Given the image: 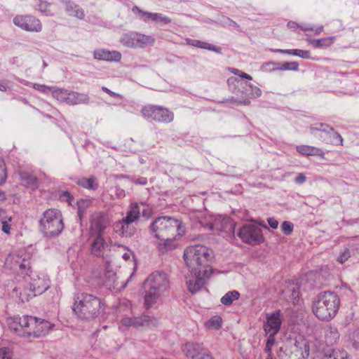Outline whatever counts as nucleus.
<instances>
[{
	"instance_id": "62",
	"label": "nucleus",
	"mask_w": 359,
	"mask_h": 359,
	"mask_svg": "<svg viewBox=\"0 0 359 359\" xmlns=\"http://www.w3.org/2000/svg\"><path fill=\"white\" fill-rule=\"evenodd\" d=\"M299 28L304 32H309L313 29V25L311 24H304L300 25Z\"/></svg>"
},
{
	"instance_id": "41",
	"label": "nucleus",
	"mask_w": 359,
	"mask_h": 359,
	"mask_svg": "<svg viewBox=\"0 0 359 359\" xmlns=\"http://www.w3.org/2000/svg\"><path fill=\"white\" fill-rule=\"evenodd\" d=\"M7 178V172L4 162L0 159V185L4 184ZM5 198L4 193L0 191V201Z\"/></svg>"
},
{
	"instance_id": "54",
	"label": "nucleus",
	"mask_w": 359,
	"mask_h": 359,
	"mask_svg": "<svg viewBox=\"0 0 359 359\" xmlns=\"http://www.w3.org/2000/svg\"><path fill=\"white\" fill-rule=\"evenodd\" d=\"M130 181L133 183L136 184H139V185H146L147 184V178L146 177H139V178H137V179L131 178Z\"/></svg>"
},
{
	"instance_id": "29",
	"label": "nucleus",
	"mask_w": 359,
	"mask_h": 359,
	"mask_svg": "<svg viewBox=\"0 0 359 359\" xmlns=\"http://www.w3.org/2000/svg\"><path fill=\"white\" fill-rule=\"evenodd\" d=\"M187 43L188 45L195 46L197 48L206 49L208 50L214 51L217 53H222V48L219 46H215L214 45H212L208 42L199 41V40H194L191 39H186Z\"/></svg>"
},
{
	"instance_id": "10",
	"label": "nucleus",
	"mask_w": 359,
	"mask_h": 359,
	"mask_svg": "<svg viewBox=\"0 0 359 359\" xmlns=\"http://www.w3.org/2000/svg\"><path fill=\"white\" fill-rule=\"evenodd\" d=\"M142 116L149 121L169 123L174 119V113L169 109L158 106L148 104L141 109Z\"/></svg>"
},
{
	"instance_id": "44",
	"label": "nucleus",
	"mask_w": 359,
	"mask_h": 359,
	"mask_svg": "<svg viewBox=\"0 0 359 359\" xmlns=\"http://www.w3.org/2000/svg\"><path fill=\"white\" fill-rule=\"evenodd\" d=\"M131 224V223L123 224L124 231H123V236L131 237L135 234V233L136 232V229Z\"/></svg>"
},
{
	"instance_id": "50",
	"label": "nucleus",
	"mask_w": 359,
	"mask_h": 359,
	"mask_svg": "<svg viewBox=\"0 0 359 359\" xmlns=\"http://www.w3.org/2000/svg\"><path fill=\"white\" fill-rule=\"evenodd\" d=\"M294 55L298 56L304 59H309L311 57V53L309 50L294 49Z\"/></svg>"
},
{
	"instance_id": "58",
	"label": "nucleus",
	"mask_w": 359,
	"mask_h": 359,
	"mask_svg": "<svg viewBox=\"0 0 359 359\" xmlns=\"http://www.w3.org/2000/svg\"><path fill=\"white\" fill-rule=\"evenodd\" d=\"M266 335L268 336V339L266 341V344L272 347L275 344V336L276 335H271V334H266Z\"/></svg>"
},
{
	"instance_id": "63",
	"label": "nucleus",
	"mask_w": 359,
	"mask_h": 359,
	"mask_svg": "<svg viewBox=\"0 0 359 359\" xmlns=\"http://www.w3.org/2000/svg\"><path fill=\"white\" fill-rule=\"evenodd\" d=\"M62 198L64 200H67L69 203H70V200L72 199V196H71V194H69V192L65 191L62 194Z\"/></svg>"
},
{
	"instance_id": "13",
	"label": "nucleus",
	"mask_w": 359,
	"mask_h": 359,
	"mask_svg": "<svg viewBox=\"0 0 359 359\" xmlns=\"http://www.w3.org/2000/svg\"><path fill=\"white\" fill-rule=\"evenodd\" d=\"M212 273V269L189 270V273L186 276V283L189 291L191 293L198 292Z\"/></svg>"
},
{
	"instance_id": "23",
	"label": "nucleus",
	"mask_w": 359,
	"mask_h": 359,
	"mask_svg": "<svg viewBox=\"0 0 359 359\" xmlns=\"http://www.w3.org/2000/svg\"><path fill=\"white\" fill-rule=\"evenodd\" d=\"M93 57L100 60L119 62L121 60V53L117 50H109L104 48H100L93 51Z\"/></svg>"
},
{
	"instance_id": "40",
	"label": "nucleus",
	"mask_w": 359,
	"mask_h": 359,
	"mask_svg": "<svg viewBox=\"0 0 359 359\" xmlns=\"http://www.w3.org/2000/svg\"><path fill=\"white\" fill-rule=\"evenodd\" d=\"M278 71H294L299 70V64L297 62H278Z\"/></svg>"
},
{
	"instance_id": "17",
	"label": "nucleus",
	"mask_w": 359,
	"mask_h": 359,
	"mask_svg": "<svg viewBox=\"0 0 359 359\" xmlns=\"http://www.w3.org/2000/svg\"><path fill=\"white\" fill-rule=\"evenodd\" d=\"M13 22L16 27L29 32H40L43 27L41 21L30 15H16Z\"/></svg>"
},
{
	"instance_id": "27",
	"label": "nucleus",
	"mask_w": 359,
	"mask_h": 359,
	"mask_svg": "<svg viewBox=\"0 0 359 359\" xmlns=\"http://www.w3.org/2000/svg\"><path fill=\"white\" fill-rule=\"evenodd\" d=\"M297 151L304 156H318L325 158V153L320 148L309 145H299L296 147Z\"/></svg>"
},
{
	"instance_id": "8",
	"label": "nucleus",
	"mask_w": 359,
	"mask_h": 359,
	"mask_svg": "<svg viewBox=\"0 0 359 359\" xmlns=\"http://www.w3.org/2000/svg\"><path fill=\"white\" fill-rule=\"evenodd\" d=\"M65 227L62 212L55 208L46 210L39 220V229L46 238H55L61 234Z\"/></svg>"
},
{
	"instance_id": "34",
	"label": "nucleus",
	"mask_w": 359,
	"mask_h": 359,
	"mask_svg": "<svg viewBox=\"0 0 359 359\" xmlns=\"http://www.w3.org/2000/svg\"><path fill=\"white\" fill-rule=\"evenodd\" d=\"M335 38L333 36L325 37L318 39H313L310 41V43L314 48H326L330 46L334 41Z\"/></svg>"
},
{
	"instance_id": "20",
	"label": "nucleus",
	"mask_w": 359,
	"mask_h": 359,
	"mask_svg": "<svg viewBox=\"0 0 359 359\" xmlns=\"http://www.w3.org/2000/svg\"><path fill=\"white\" fill-rule=\"evenodd\" d=\"M132 11L139 16L144 22H154L162 25H168L172 21L169 17L163 15L161 13L144 11L137 6L132 8Z\"/></svg>"
},
{
	"instance_id": "4",
	"label": "nucleus",
	"mask_w": 359,
	"mask_h": 359,
	"mask_svg": "<svg viewBox=\"0 0 359 359\" xmlns=\"http://www.w3.org/2000/svg\"><path fill=\"white\" fill-rule=\"evenodd\" d=\"M144 288L145 290L144 305L147 309H149L168 292L170 288L168 275L159 271L152 272L145 279Z\"/></svg>"
},
{
	"instance_id": "11",
	"label": "nucleus",
	"mask_w": 359,
	"mask_h": 359,
	"mask_svg": "<svg viewBox=\"0 0 359 359\" xmlns=\"http://www.w3.org/2000/svg\"><path fill=\"white\" fill-rule=\"evenodd\" d=\"M310 346L302 339L297 341L290 347H281L278 352L279 359H305L309 354Z\"/></svg>"
},
{
	"instance_id": "19",
	"label": "nucleus",
	"mask_w": 359,
	"mask_h": 359,
	"mask_svg": "<svg viewBox=\"0 0 359 359\" xmlns=\"http://www.w3.org/2000/svg\"><path fill=\"white\" fill-rule=\"evenodd\" d=\"M109 223V217L104 213L94 215L90 222L89 236H103Z\"/></svg>"
},
{
	"instance_id": "56",
	"label": "nucleus",
	"mask_w": 359,
	"mask_h": 359,
	"mask_svg": "<svg viewBox=\"0 0 359 359\" xmlns=\"http://www.w3.org/2000/svg\"><path fill=\"white\" fill-rule=\"evenodd\" d=\"M269 225L273 229H276L278 228V222L272 217H270L267 219Z\"/></svg>"
},
{
	"instance_id": "51",
	"label": "nucleus",
	"mask_w": 359,
	"mask_h": 359,
	"mask_svg": "<svg viewBox=\"0 0 359 359\" xmlns=\"http://www.w3.org/2000/svg\"><path fill=\"white\" fill-rule=\"evenodd\" d=\"M351 257V252L348 249H345L343 252H341L339 256L337 258V261L343 264Z\"/></svg>"
},
{
	"instance_id": "45",
	"label": "nucleus",
	"mask_w": 359,
	"mask_h": 359,
	"mask_svg": "<svg viewBox=\"0 0 359 359\" xmlns=\"http://www.w3.org/2000/svg\"><path fill=\"white\" fill-rule=\"evenodd\" d=\"M293 229L294 226L290 222L285 221L281 224V231L286 236L290 235L293 231Z\"/></svg>"
},
{
	"instance_id": "55",
	"label": "nucleus",
	"mask_w": 359,
	"mask_h": 359,
	"mask_svg": "<svg viewBox=\"0 0 359 359\" xmlns=\"http://www.w3.org/2000/svg\"><path fill=\"white\" fill-rule=\"evenodd\" d=\"M306 177L303 173H299L294 178L295 183L302 184L306 182Z\"/></svg>"
},
{
	"instance_id": "21",
	"label": "nucleus",
	"mask_w": 359,
	"mask_h": 359,
	"mask_svg": "<svg viewBox=\"0 0 359 359\" xmlns=\"http://www.w3.org/2000/svg\"><path fill=\"white\" fill-rule=\"evenodd\" d=\"M90 249L92 255L104 257V253L109 250V245L103 236H89Z\"/></svg>"
},
{
	"instance_id": "36",
	"label": "nucleus",
	"mask_w": 359,
	"mask_h": 359,
	"mask_svg": "<svg viewBox=\"0 0 359 359\" xmlns=\"http://www.w3.org/2000/svg\"><path fill=\"white\" fill-rule=\"evenodd\" d=\"M321 359H348V353L344 350L334 349L330 353H325Z\"/></svg>"
},
{
	"instance_id": "32",
	"label": "nucleus",
	"mask_w": 359,
	"mask_h": 359,
	"mask_svg": "<svg viewBox=\"0 0 359 359\" xmlns=\"http://www.w3.org/2000/svg\"><path fill=\"white\" fill-rule=\"evenodd\" d=\"M135 43L137 48H144L147 46H151L155 42V39L152 36L145 35L138 32H135Z\"/></svg>"
},
{
	"instance_id": "60",
	"label": "nucleus",
	"mask_w": 359,
	"mask_h": 359,
	"mask_svg": "<svg viewBox=\"0 0 359 359\" xmlns=\"http://www.w3.org/2000/svg\"><path fill=\"white\" fill-rule=\"evenodd\" d=\"M310 31L313 32L315 35H318L323 31V25H318V26L313 25V29H311Z\"/></svg>"
},
{
	"instance_id": "46",
	"label": "nucleus",
	"mask_w": 359,
	"mask_h": 359,
	"mask_svg": "<svg viewBox=\"0 0 359 359\" xmlns=\"http://www.w3.org/2000/svg\"><path fill=\"white\" fill-rule=\"evenodd\" d=\"M37 9L43 13L50 15V4L47 3L46 1L39 0L37 4ZM50 15H53V14H50Z\"/></svg>"
},
{
	"instance_id": "22",
	"label": "nucleus",
	"mask_w": 359,
	"mask_h": 359,
	"mask_svg": "<svg viewBox=\"0 0 359 359\" xmlns=\"http://www.w3.org/2000/svg\"><path fill=\"white\" fill-rule=\"evenodd\" d=\"M156 320L149 316H142L141 317L124 318L121 320V324L124 326H133L135 327H150L155 325Z\"/></svg>"
},
{
	"instance_id": "52",
	"label": "nucleus",
	"mask_w": 359,
	"mask_h": 359,
	"mask_svg": "<svg viewBox=\"0 0 359 359\" xmlns=\"http://www.w3.org/2000/svg\"><path fill=\"white\" fill-rule=\"evenodd\" d=\"M0 359H13L12 353L7 348H0Z\"/></svg>"
},
{
	"instance_id": "7",
	"label": "nucleus",
	"mask_w": 359,
	"mask_h": 359,
	"mask_svg": "<svg viewBox=\"0 0 359 359\" xmlns=\"http://www.w3.org/2000/svg\"><path fill=\"white\" fill-rule=\"evenodd\" d=\"M150 233L157 239L172 236H182V222L170 217H158L150 224Z\"/></svg>"
},
{
	"instance_id": "3",
	"label": "nucleus",
	"mask_w": 359,
	"mask_h": 359,
	"mask_svg": "<svg viewBox=\"0 0 359 359\" xmlns=\"http://www.w3.org/2000/svg\"><path fill=\"white\" fill-rule=\"evenodd\" d=\"M104 303L93 294L81 292L74 296L72 311L82 320H94L104 313Z\"/></svg>"
},
{
	"instance_id": "9",
	"label": "nucleus",
	"mask_w": 359,
	"mask_h": 359,
	"mask_svg": "<svg viewBox=\"0 0 359 359\" xmlns=\"http://www.w3.org/2000/svg\"><path fill=\"white\" fill-rule=\"evenodd\" d=\"M31 255L24 250L10 254L6 258V264L13 272L26 276L30 271Z\"/></svg>"
},
{
	"instance_id": "53",
	"label": "nucleus",
	"mask_w": 359,
	"mask_h": 359,
	"mask_svg": "<svg viewBox=\"0 0 359 359\" xmlns=\"http://www.w3.org/2000/svg\"><path fill=\"white\" fill-rule=\"evenodd\" d=\"M249 86L251 88V95L254 97H259L262 95V90L259 88L250 83Z\"/></svg>"
},
{
	"instance_id": "12",
	"label": "nucleus",
	"mask_w": 359,
	"mask_h": 359,
	"mask_svg": "<svg viewBox=\"0 0 359 359\" xmlns=\"http://www.w3.org/2000/svg\"><path fill=\"white\" fill-rule=\"evenodd\" d=\"M51 94L57 100L69 105L87 104L89 102V97L87 94L79 93L63 88L53 87Z\"/></svg>"
},
{
	"instance_id": "38",
	"label": "nucleus",
	"mask_w": 359,
	"mask_h": 359,
	"mask_svg": "<svg viewBox=\"0 0 359 359\" xmlns=\"http://www.w3.org/2000/svg\"><path fill=\"white\" fill-rule=\"evenodd\" d=\"M222 319L219 316H214L205 323V326L209 330H218L221 327Z\"/></svg>"
},
{
	"instance_id": "35",
	"label": "nucleus",
	"mask_w": 359,
	"mask_h": 359,
	"mask_svg": "<svg viewBox=\"0 0 359 359\" xmlns=\"http://www.w3.org/2000/svg\"><path fill=\"white\" fill-rule=\"evenodd\" d=\"M240 293L236 290L226 292L220 299L221 303L224 306H230L240 297Z\"/></svg>"
},
{
	"instance_id": "33",
	"label": "nucleus",
	"mask_w": 359,
	"mask_h": 359,
	"mask_svg": "<svg viewBox=\"0 0 359 359\" xmlns=\"http://www.w3.org/2000/svg\"><path fill=\"white\" fill-rule=\"evenodd\" d=\"M77 184L90 190H96L98 188V183L97 182L95 177H90V178H81L78 180Z\"/></svg>"
},
{
	"instance_id": "61",
	"label": "nucleus",
	"mask_w": 359,
	"mask_h": 359,
	"mask_svg": "<svg viewBox=\"0 0 359 359\" xmlns=\"http://www.w3.org/2000/svg\"><path fill=\"white\" fill-rule=\"evenodd\" d=\"M142 216L146 218H149L152 214L153 211L151 208H146L142 211Z\"/></svg>"
},
{
	"instance_id": "64",
	"label": "nucleus",
	"mask_w": 359,
	"mask_h": 359,
	"mask_svg": "<svg viewBox=\"0 0 359 359\" xmlns=\"http://www.w3.org/2000/svg\"><path fill=\"white\" fill-rule=\"evenodd\" d=\"M300 25H299L297 23L294 22H289L287 23V27L290 29H295L297 27H299Z\"/></svg>"
},
{
	"instance_id": "31",
	"label": "nucleus",
	"mask_w": 359,
	"mask_h": 359,
	"mask_svg": "<svg viewBox=\"0 0 359 359\" xmlns=\"http://www.w3.org/2000/svg\"><path fill=\"white\" fill-rule=\"evenodd\" d=\"M140 208L137 203H132L126 212V216L123 218L127 223L135 222L140 217Z\"/></svg>"
},
{
	"instance_id": "28",
	"label": "nucleus",
	"mask_w": 359,
	"mask_h": 359,
	"mask_svg": "<svg viewBox=\"0 0 359 359\" xmlns=\"http://www.w3.org/2000/svg\"><path fill=\"white\" fill-rule=\"evenodd\" d=\"M12 220V216L8 214L6 210L0 208V229L4 233H11Z\"/></svg>"
},
{
	"instance_id": "14",
	"label": "nucleus",
	"mask_w": 359,
	"mask_h": 359,
	"mask_svg": "<svg viewBox=\"0 0 359 359\" xmlns=\"http://www.w3.org/2000/svg\"><path fill=\"white\" fill-rule=\"evenodd\" d=\"M310 130L311 133L316 131L322 132L320 137L327 144L333 145H342L343 144V138L341 135L327 124L323 123H315L311 126Z\"/></svg>"
},
{
	"instance_id": "25",
	"label": "nucleus",
	"mask_w": 359,
	"mask_h": 359,
	"mask_svg": "<svg viewBox=\"0 0 359 359\" xmlns=\"http://www.w3.org/2000/svg\"><path fill=\"white\" fill-rule=\"evenodd\" d=\"M180 236H172L167 238H161L157 243V248L161 253H165L176 248L177 243L176 241L177 237Z\"/></svg>"
},
{
	"instance_id": "2",
	"label": "nucleus",
	"mask_w": 359,
	"mask_h": 359,
	"mask_svg": "<svg viewBox=\"0 0 359 359\" xmlns=\"http://www.w3.org/2000/svg\"><path fill=\"white\" fill-rule=\"evenodd\" d=\"M50 285V280L45 273H38L32 270L23 276V280L13 289L22 302H28L36 295L41 294Z\"/></svg>"
},
{
	"instance_id": "24",
	"label": "nucleus",
	"mask_w": 359,
	"mask_h": 359,
	"mask_svg": "<svg viewBox=\"0 0 359 359\" xmlns=\"http://www.w3.org/2000/svg\"><path fill=\"white\" fill-rule=\"evenodd\" d=\"M60 2L64 5L65 11L69 16L76 18L79 20L84 18V12L78 4H75L72 0H60Z\"/></svg>"
},
{
	"instance_id": "59",
	"label": "nucleus",
	"mask_w": 359,
	"mask_h": 359,
	"mask_svg": "<svg viewBox=\"0 0 359 359\" xmlns=\"http://www.w3.org/2000/svg\"><path fill=\"white\" fill-rule=\"evenodd\" d=\"M294 49H287V50L276 49L273 51L276 52V53H284V54H287V55H294Z\"/></svg>"
},
{
	"instance_id": "5",
	"label": "nucleus",
	"mask_w": 359,
	"mask_h": 359,
	"mask_svg": "<svg viewBox=\"0 0 359 359\" xmlns=\"http://www.w3.org/2000/svg\"><path fill=\"white\" fill-rule=\"evenodd\" d=\"M340 302L337 293L330 291L320 292L312 302V312L318 320L329 322L337 315Z\"/></svg>"
},
{
	"instance_id": "57",
	"label": "nucleus",
	"mask_w": 359,
	"mask_h": 359,
	"mask_svg": "<svg viewBox=\"0 0 359 359\" xmlns=\"http://www.w3.org/2000/svg\"><path fill=\"white\" fill-rule=\"evenodd\" d=\"M102 90L105 92L106 93H107L109 96L111 97H121V95L109 89H108L107 87H104V86H102Z\"/></svg>"
},
{
	"instance_id": "1",
	"label": "nucleus",
	"mask_w": 359,
	"mask_h": 359,
	"mask_svg": "<svg viewBox=\"0 0 359 359\" xmlns=\"http://www.w3.org/2000/svg\"><path fill=\"white\" fill-rule=\"evenodd\" d=\"M11 330L21 337L39 338L47 334L52 328L50 322L31 316H16L8 319Z\"/></svg>"
},
{
	"instance_id": "42",
	"label": "nucleus",
	"mask_w": 359,
	"mask_h": 359,
	"mask_svg": "<svg viewBox=\"0 0 359 359\" xmlns=\"http://www.w3.org/2000/svg\"><path fill=\"white\" fill-rule=\"evenodd\" d=\"M22 83L27 85V86H32L35 90L39 91V92H41V93H46L48 92H51L52 93V90L53 89V87H50V86H48L46 85H44V84H39V83H29L28 81H21Z\"/></svg>"
},
{
	"instance_id": "49",
	"label": "nucleus",
	"mask_w": 359,
	"mask_h": 359,
	"mask_svg": "<svg viewBox=\"0 0 359 359\" xmlns=\"http://www.w3.org/2000/svg\"><path fill=\"white\" fill-rule=\"evenodd\" d=\"M229 72L232 74H233L234 75H238L240 77L243 78V79H248V80H252V78L250 75L248 74L247 73H245V72H241V70L238 69H236V68H229Z\"/></svg>"
},
{
	"instance_id": "37",
	"label": "nucleus",
	"mask_w": 359,
	"mask_h": 359,
	"mask_svg": "<svg viewBox=\"0 0 359 359\" xmlns=\"http://www.w3.org/2000/svg\"><path fill=\"white\" fill-rule=\"evenodd\" d=\"M135 39V32H130L122 36L120 39V42L126 47L135 48H137Z\"/></svg>"
},
{
	"instance_id": "16",
	"label": "nucleus",
	"mask_w": 359,
	"mask_h": 359,
	"mask_svg": "<svg viewBox=\"0 0 359 359\" xmlns=\"http://www.w3.org/2000/svg\"><path fill=\"white\" fill-rule=\"evenodd\" d=\"M239 238L250 245L260 244L264 241L262 230L254 224H246L242 226L238 233Z\"/></svg>"
},
{
	"instance_id": "18",
	"label": "nucleus",
	"mask_w": 359,
	"mask_h": 359,
	"mask_svg": "<svg viewBox=\"0 0 359 359\" xmlns=\"http://www.w3.org/2000/svg\"><path fill=\"white\" fill-rule=\"evenodd\" d=\"M282 322L283 315L280 310L266 313L263 324L265 334L276 335L280 330Z\"/></svg>"
},
{
	"instance_id": "30",
	"label": "nucleus",
	"mask_w": 359,
	"mask_h": 359,
	"mask_svg": "<svg viewBox=\"0 0 359 359\" xmlns=\"http://www.w3.org/2000/svg\"><path fill=\"white\" fill-rule=\"evenodd\" d=\"M20 180L23 186L30 188L32 190L36 189L39 186L38 179L27 172H20Z\"/></svg>"
},
{
	"instance_id": "43",
	"label": "nucleus",
	"mask_w": 359,
	"mask_h": 359,
	"mask_svg": "<svg viewBox=\"0 0 359 359\" xmlns=\"http://www.w3.org/2000/svg\"><path fill=\"white\" fill-rule=\"evenodd\" d=\"M278 62L271 61L263 63L260 67V69L264 72H272L278 71Z\"/></svg>"
},
{
	"instance_id": "48",
	"label": "nucleus",
	"mask_w": 359,
	"mask_h": 359,
	"mask_svg": "<svg viewBox=\"0 0 359 359\" xmlns=\"http://www.w3.org/2000/svg\"><path fill=\"white\" fill-rule=\"evenodd\" d=\"M350 340L355 348H359V329H357L350 334Z\"/></svg>"
},
{
	"instance_id": "39",
	"label": "nucleus",
	"mask_w": 359,
	"mask_h": 359,
	"mask_svg": "<svg viewBox=\"0 0 359 359\" xmlns=\"http://www.w3.org/2000/svg\"><path fill=\"white\" fill-rule=\"evenodd\" d=\"M325 337L328 343L334 344L337 342L339 338V333L337 328L334 326L329 327L326 332Z\"/></svg>"
},
{
	"instance_id": "26",
	"label": "nucleus",
	"mask_w": 359,
	"mask_h": 359,
	"mask_svg": "<svg viewBox=\"0 0 359 359\" xmlns=\"http://www.w3.org/2000/svg\"><path fill=\"white\" fill-rule=\"evenodd\" d=\"M210 229L220 231H233L234 226L229 218L226 217H219L218 219H215L213 224H210Z\"/></svg>"
},
{
	"instance_id": "47",
	"label": "nucleus",
	"mask_w": 359,
	"mask_h": 359,
	"mask_svg": "<svg viewBox=\"0 0 359 359\" xmlns=\"http://www.w3.org/2000/svg\"><path fill=\"white\" fill-rule=\"evenodd\" d=\"M127 223L123 219H121L114 224V230L115 232L123 236V224Z\"/></svg>"
},
{
	"instance_id": "6",
	"label": "nucleus",
	"mask_w": 359,
	"mask_h": 359,
	"mask_svg": "<svg viewBox=\"0 0 359 359\" xmlns=\"http://www.w3.org/2000/svg\"><path fill=\"white\" fill-rule=\"evenodd\" d=\"M183 257L189 270H203L212 269L210 263L214 258V252L205 245H194L185 248Z\"/></svg>"
},
{
	"instance_id": "15",
	"label": "nucleus",
	"mask_w": 359,
	"mask_h": 359,
	"mask_svg": "<svg viewBox=\"0 0 359 359\" xmlns=\"http://www.w3.org/2000/svg\"><path fill=\"white\" fill-rule=\"evenodd\" d=\"M182 351L189 359H215L202 343L187 342L182 346Z\"/></svg>"
}]
</instances>
